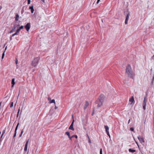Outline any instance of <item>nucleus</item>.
I'll list each match as a JSON object with an SVG mask.
<instances>
[{"label":"nucleus","mask_w":154,"mask_h":154,"mask_svg":"<svg viewBox=\"0 0 154 154\" xmlns=\"http://www.w3.org/2000/svg\"><path fill=\"white\" fill-rule=\"evenodd\" d=\"M19 17V15L18 14L16 13V14L15 17V20L16 21H17L18 20V18Z\"/></svg>","instance_id":"ddd939ff"},{"label":"nucleus","mask_w":154,"mask_h":154,"mask_svg":"<svg viewBox=\"0 0 154 154\" xmlns=\"http://www.w3.org/2000/svg\"><path fill=\"white\" fill-rule=\"evenodd\" d=\"M20 116L19 117V119H20Z\"/></svg>","instance_id":"bf43d9fd"},{"label":"nucleus","mask_w":154,"mask_h":154,"mask_svg":"<svg viewBox=\"0 0 154 154\" xmlns=\"http://www.w3.org/2000/svg\"><path fill=\"white\" fill-rule=\"evenodd\" d=\"M2 8V6H0V10Z\"/></svg>","instance_id":"603ef678"},{"label":"nucleus","mask_w":154,"mask_h":154,"mask_svg":"<svg viewBox=\"0 0 154 154\" xmlns=\"http://www.w3.org/2000/svg\"><path fill=\"white\" fill-rule=\"evenodd\" d=\"M20 111V108H19V109H18V112H19V113Z\"/></svg>","instance_id":"5fc2aeb1"},{"label":"nucleus","mask_w":154,"mask_h":154,"mask_svg":"<svg viewBox=\"0 0 154 154\" xmlns=\"http://www.w3.org/2000/svg\"><path fill=\"white\" fill-rule=\"evenodd\" d=\"M125 74L128 77L133 79L134 76L133 72L131 66L128 64L126 67Z\"/></svg>","instance_id":"f257e3e1"},{"label":"nucleus","mask_w":154,"mask_h":154,"mask_svg":"<svg viewBox=\"0 0 154 154\" xmlns=\"http://www.w3.org/2000/svg\"><path fill=\"white\" fill-rule=\"evenodd\" d=\"M15 63H16V64H17V63H18V60H17V59H16V60Z\"/></svg>","instance_id":"e433bc0d"},{"label":"nucleus","mask_w":154,"mask_h":154,"mask_svg":"<svg viewBox=\"0 0 154 154\" xmlns=\"http://www.w3.org/2000/svg\"><path fill=\"white\" fill-rule=\"evenodd\" d=\"M65 134L68 135L69 137H70V133L68 131L66 132Z\"/></svg>","instance_id":"6ab92c4d"},{"label":"nucleus","mask_w":154,"mask_h":154,"mask_svg":"<svg viewBox=\"0 0 154 154\" xmlns=\"http://www.w3.org/2000/svg\"><path fill=\"white\" fill-rule=\"evenodd\" d=\"M18 34H17V33L15 32L14 33V34H13L11 36L13 37V36H14L15 35H17Z\"/></svg>","instance_id":"7c9ffc66"},{"label":"nucleus","mask_w":154,"mask_h":154,"mask_svg":"<svg viewBox=\"0 0 154 154\" xmlns=\"http://www.w3.org/2000/svg\"><path fill=\"white\" fill-rule=\"evenodd\" d=\"M43 2H44V1L45 0H42Z\"/></svg>","instance_id":"13d9d810"},{"label":"nucleus","mask_w":154,"mask_h":154,"mask_svg":"<svg viewBox=\"0 0 154 154\" xmlns=\"http://www.w3.org/2000/svg\"><path fill=\"white\" fill-rule=\"evenodd\" d=\"M135 143H136V144H137V146H139V145H138L137 142L135 140Z\"/></svg>","instance_id":"ea45409f"},{"label":"nucleus","mask_w":154,"mask_h":154,"mask_svg":"<svg viewBox=\"0 0 154 154\" xmlns=\"http://www.w3.org/2000/svg\"><path fill=\"white\" fill-rule=\"evenodd\" d=\"M137 138L139 140L141 143L144 142V140L143 137H141L140 136H138L137 137Z\"/></svg>","instance_id":"423d86ee"},{"label":"nucleus","mask_w":154,"mask_h":154,"mask_svg":"<svg viewBox=\"0 0 154 154\" xmlns=\"http://www.w3.org/2000/svg\"><path fill=\"white\" fill-rule=\"evenodd\" d=\"M130 121H131V120H130V119H129L128 120V123H129L130 122Z\"/></svg>","instance_id":"49530a36"},{"label":"nucleus","mask_w":154,"mask_h":154,"mask_svg":"<svg viewBox=\"0 0 154 154\" xmlns=\"http://www.w3.org/2000/svg\"><path fill=\"white\" fill-rule=\"evenodd\" d=\"M100 154H102V149L101 148L100 149Z\"/></svg>","instance_id":"473e14b6"},{"label":"nucleus","mask_w":154,"mask_h":154,"mask_svg":"<svg viewBox=\"0 0 154 154\" xmlns=\"http://www.w3.org/2000/svg\"><path fill=\"white\" fill-rule=\"evenodd\" d=\"M130 130L132 131H134V128L133 127H131L130 128Z\"/></svg>","instance_id":"c85d7f7f"},{"label":"nucleus","mask_w":154,"mask_h":154,"mask_svg":"<svg viewBox=\"0 0 154 154\" xmlns=\"http://www.w3.org/2000/svg\"><path fill=\"white\" fill-rule=\"evenodd\" d=\"M94 109H93V113H92V116H93V113H94Z\"/></svg>","instance_id":"3c124183"},{"label":"nucleus","mask_w":154,"mask_h":154,"mask_svg":"<svg viewBox=\"0 0 154 154\" xmlns=\"http://www.w3.org/2000/svg\"><path fill=\"white\" fill-rule=\"evenodd\" d=\"M21 114V112L20 113V114Z\"/></svg>","instance_id":"e2e57ef3"},{"label":"nucleus","mask_w":154,"mask_h":154,"mask_svg":"<svg viewBox=\"0 0 154 154\" xmlns=\"http://www.w3.org/2000/svg\"><path fill=\"white\" fill-rule=\"evenodd\" d=\"M19 125V123H18L17 125L16 126V127L15 131H17L18 129V128Z\"/></svg>","instance_id":"aec40b11"},{"label":"nucleus","mask_w":154,"mask_h":154,"mask_svg":"<svg viewBox=\"0 0 154 154\" xmlns=\"http://www.w3.org/2000/svg\"><path fill=\"white\" fill-rule=\"evenodd\" d=\"M88 142L89 143H91V140H90V138H89V139H88Z\"/></svg>","instance_id":"58836bf2"},{"label":"nucleus","mask_w":154,"mask_h":154,"mask_svg":"<svg viewBox=\"0 0 154 154\" xmlns=\"http://www.w3.org/2000/svg\"><path fill=\"white\" fill-rule=\"evenodd\" d=\"M57 108V107L55 105V109H56Z\"/></svg>","instance_id":"37998d69"},{"label":"nucleus","mask_w":154,"mask_h":154,"mask_svg":"<svg viewBox=\"0 0 154 154\" xmlns=\"http://www.w3.org/2000/svg\"><path fill=\"white\" fill-rule=\"evenodd\" d=\"M7 48V47H6V48H5V51H5L6 50Z\"/></svg>","instance_id":"864d4df0"},{"label":"nucleus","mask_w":154,"mask_h":154,"mask_svg":"<svg viewBox=\"0 0 154 154\" xmlns=\"http://www.w3.org/2000/svg\"><path fill=\"white\" fill-rule=\"evenodd\" d=\"M16 134H17V131H15L14 134L13 136V138H14V137H16Z\"/></svg>","instance_id":"393cba45"},{"label":"nucleus","mask_w":154,"mask_h":154,"mask_svg":"<svg viewBox=\"0 0 154 154\" xmlns=\"http://www.w3.org/2000/svg\"><path fill=\"white\" fill-rule=\"evenodd\" d=\"M129 101L132 103L134 101V96H132L131 98L129 99Z\"/></svg>","instance_id":"1a4fd4ad"},{"label":"nucleus","mask_w":154,"mask_h":154,"mask_svg":"<svg viewBox=\"0 0 154 154\" xmlns=\"http://www.w3.org/2000/svg\"><path fill=\"white\" fill-rule=\"evenodd\" d=\"M50 103H55V100L54 99H53L52 100H51V101H50Z\"/></svg>","instance_id":"5701e85b"},{"label":"nucleus","mask_w":154,"mask_h":154,"mask_svg":"<svg viewBox=\"0 0 154 154\" xmlns=\"http://www.w3.org/2000/svg\"><path fill=\"white\" fill-rule=\"evenodd\" d=\"M19 26V25H16L15 24L14 25V29H16V28L18 27Z\"/></svg>","instance_id":"4be33fe9"},{"label":"nucleus","mask_w":154,"mask_h":154,"mask_svg":"<svg viewBox=\"0 0 154 154\" xmlns=\"http://www.w3.org/2000/svg\"><path fill=\"white\" fill-rule=\"evenodd\" d=\"M20 31V30L19 29H17L16 31V32L17 34H18V33Z\"/></svg>","instance_id":"a878e982"},{"label":"nucleus","mask_w":154,"mask_h":154,"mask_svg":"<svg viewBox=\"0 0 154 154\" xmlns=\"http://www.w3.org/2000/svg\"><path fill=\"white\" fill-rule=\"evenodd\" d=\"M27 4H29L30 3L31 1L30 0H27Z\"/></svg>","instance_id":"72a5a7b5"},{"label":"nucleus","mask_w":154,"mask_h":154,"mask_svg":"<svg viewBox=\"0 0 154 154\" xmlns=\"http://www.w3.org/2000/svg\"><path fill=\"white\" fill-rule=\"evenodd\" d=\"M19 112H17V117L18 116V115H19Z\"/></svg>","instance_id":"a18cd8bd"},{"label":"nucleus","mask_w":154,"mask_h":154,"mask_svg":"<svg viewBox=\"0 0 154 154\" xmlns=\"http://www.w3.org/2000/svg\"><path fill=\"white\" fill-rule=\"evenodd\" d=\"M23 26H21L19 28V29L20 30H21V29H23Z\"/></svg>","instance_id":"2f4dec72"},{"label":"nucleus","mask_w":154,"mask_h":154,"mask_svg":"<svg viewBox=\"0 0 154 154\" xmlns=\"http://www.w3.org/2000/svg\"><path fill=\"white\" fill-rule=\"evenodd\" d=\"M23 130H22V131H21V134H22L23 133Z\"/></svg>","instance_id":"c03bdc74"},{"label":"nucleus","mask_w":154,"mask_h":154,"mask_svg":"<svg viewBox=\"0 0 154 154\" xmlns=\"http://www.w3.org/2000/svg\"><path fill=\"white\" fill-rule=\"evenodd\" d=\"M100 0H97V4H98L99 3V2L100 1Z\"/></svg>","instance_id":"79ce46f5"},{"label":"nucleus","mask_w":154,"mask_h":154,"mask_svg":"<svg viewBox=\"0 0 154 154\" xmlns=\"http://www.w3.org/2000/svg\"><path fill=\"white\" fill-rule=\"evenodd\" d=\"M5 51H4L3 52L2 54V56H5Z\"/></svg>","instance_id":"a19ab883"},{"label":"nucleus","mask_w":154,"mask_h":154,"mask_svg":"<svg viewBox=\"0 0 154 154\" xmlns=\"http://www.w3.org/2000/svg\"><path fill=\"white\" fill-rule=\"evenodd\" d=\"M147 97V95H146V96H145V97L144 98V100L143 101V103H144L146 104L148 102Z\"/></svg>","instance_id":"9d476101"},{"label":"nucleus","mask_w":154,"mask_h":154,"mask_svg":"<svg viewBox=\"0 0 154 154\" xmlns=\"http://www.w3.org/2000/svg\"><path fill=\"white\" fill-rule=\"evenodd\" d=\"M154 81V76H153V78L152 79V81L151 82V84L153 85Z\"/></svg>","instance_id":"cd10ccee"},{"label":"nucleus","mask_w":154,"mask_h":154,"mask_svg":"<svg viewBox=\"0 0 154 154\" xmlns=\"http://www.w3.org/2000/svg\"><path fill=\"white\" fill-rule=\"evenodd\" d=\"M16 105V104H15V106Z\"/></svg>","instance_id":"680f3d73"},{"label":"nucleus","mask_w":154,"mask_h":154,"mask_svg":"<svg viewBox=\"0 0 154 154\" xmlns=\"http://www.w3.org/2000/svg\"><path fill=\"white\" fill-rule=\"evenodd\" d=\"M104 127H105V130H106V132H109V127L107 126H106V125H104Z\"/></svg>","instance_id":"dca6fc26"},{"label":"nucleus","mask_w":154,"mask_h":154,"mask_svg":"<svg viewBox=\"0 0 154 154\" xmlns=\"http://www.w3.org/2000/svg\"><path fill=\"white\" fill-rule=\"evenodd\" d=\"M12 36H11V37H10V40H11H11H12Z\"/></svg>","instance_id":"de8ad7c7"},{"label":"nucleus","mask_w":154,"mask_h":154,"mask_svg":"<svg viewBox=\"0 0 154 154\" xmlns=\"http://www.w3.org/2000/svg\"><path fill=\"white\" fill-rule=\"evenodd\" d=\"M104 98V95L103 94H100L98 99L95 102L96 104H98L97 106V107H100L103 105Z\"/></svg>","instance_id":"f03ea898"},{"label":"nucleus","mask_w":154,"mask_h":154,"mask_svg":"<svg viewBox=\"0 0 154 154\" xmlns=\"http://www.w3.org/2000/svg\"><path fill=\"white\" fill-rule=\"evenodd\" d=\"M72 137H75L76 138H78V136L77 135H73L72 136Z\"/></svg>","instance_id":"c756f323"},{"label":"nucleus","mask_w":154,"mask_h":154,"mask_svg":"<svg viewBox=\"0 0 154 154\" xmlns=\"http://www.w3.org/2000/svg\"><path fill=\"white\" fill-rule=\"evenodd\" d=\"M22 134H20V135H19V137H21V136H22Z\"/></svg>","instance_id":"8fccbe9b"},{"label":"nucleus","mask_w":154,"mask_h":154,"mask_svg":"<svg viewBox=\"0 0 154 154\" xmlns=\"http://www.w3.org/2000/svg\"><path fill=\"white\" fill-rule=\"evenodd\" d=\"M128 151L129 152H132V153H134L136 152V150L134 149H129L128 150Z\"/></svg>","instance_id":"f3484780"},{"label":"nucleus","mask_w":154,"mask_h":154,"mask_svg":"<svg viewBox=\"0 0 154 154\" xmlns=\"http://www.w3.org/2000/svg\"><path fill=\"white\" fill-rule=\"evenodd\" d=\"M15 79L14 78H13L12 79L11 81V84H12V87H13L15 84V82H14Z\"/></svg>","instance_id":"4468645a"},{"label":"nucleus","mask_w":154,"mask_h":154,"mask_svg":"<svg viewBox=\"0 0 154 154\" xmlns=\"http://www.w3.org/2000/svg\"><path fill=\"white\" fill-rule=\"evenodd\" d=\"M106 133H107V135L109 136V137L110 138V135L109 134V132H107Z\"/></svg>","instance_id":"f704fd0d"},{"label":"nucleus","mask_w":154,"mask_h":154,"mask_svg":"<svg viewBox=\"0 0 154 154\" xmlns=\"http://www.w3.org/2000/svg\"><path fill=\"white\" fill-rule=\"evenodd\" d=\"M74 120H73L71 124L70 125V126L69 127V129L71 130L72 131L74 130V129L73 128V123H74Z\"/></svg>","instance_id":"0eeeda50"},{"label":"nucleus","mask_w":154,"mask_h":154,"mask_svg":"<svg viewBox=\"0 0 154 154\" xmlns=\"http://www.w3.org/2000/svg\"><path fill=\"white\" fill-rule=\"evenodd\" d=\"M15 29H14V28L12 29L10 31L9 33H11L13 32L14 31Z\"/></svg>","instance_id":"b1692460"},{"label":"nucleus","mask_w":154,"mask_h":154,"mask_svg":"<svg viewBox=\"0 0 154 154\" xmlns=\"http://www.w3.org/2000/svg\"><path fill=\"white\" fill-rule=\"evenodd\" d=\"M19 125V123H18L17 125L16 126V127L15 131H17L18 129V128Z\"/></svg>","instance_id":"412c9836"},{"label":"nucleus","mask_w":154,"mask_h":154,"mask_svg":"<svg viewBox=\"0 0 154 154\" xmlns=\"http://www.w3.org/2000/svg\"><path fill=\"white\" fill-rule=\"evenodd\" d=\"M48 101H51V98L50 97H49L48 98Z\"/></svg>","instance_id":"c9c22d12"},{"label":"nucleus","mask_w":154,"mask_h":154,"mask_svg":"<svg viewBox=\"0 0 154 154\" xmlns=\"http://www.w3.org/2000/svg\"><path fill=\"white\" fill-rule=\"evenodd\" d=\"M4 56H2V59H3L4 58Z\"/></svg>","instance_id":"09e8293b"},{"label":"nucleus","mask_w":154,"mask_h":154,"mask_svg":"<svg viewBox=\"0 0 154 154\" xmlns=\"http://www.w3.org/2000/svg\"><path fill=\"white\" fill-rule=\"evenodd\" d=\"M28 140L27 141L25 144V147L24 148V151H26L27 150V146H28Z\"/></svg>","instance_id":"6e6552de"},{"label":"nucleus","mask_w":154,"mask_h":154,"mask_svg":"<svg viewBox=\"0 0 154 154\" xmlns=\"http://www.w3.org/2000/svg\"><path fill=\"white\" fill-rule=\"evenodd\" d=\"M25 28L27 31H28L30 28V24L29 23H28L25 26Z\"/></svg>","instance_id":"39448f33"},{"label":"nucleus","mask_w":154,"mask_h":154,"mask_svg":"<svg viewBox=\"0 0 154 154\" xmlns=\"http://www.w3.org/2000/svg\"><path fill=\"white\" fill-rule=\"evenodd\" d=\"M5 46V44L4 45V47Z\"/></svg>","instance_id":"052dcab7"},{"label":"nucleus","mask_w":154,"mask_h":154,"mask_svg":"<svg viewBox=\"0 0 154 154\" xmlns=\"http://www.w3.org/2000/svg\"><path fill=\"white\" fill-rule=\"evenodd\" d=\"M89 105V103H88V101H86L85 102V106H84V109H85Z\"/></svg>","instance_id":"9b49d317"},{"label":"nucleus","mask_w":154,"mask_h":154,"mask_svg":"<svg viewBox=\"0 0 154 154\" xmlns=\"http://www.w3.org/2000/svg\"><path fill=\"white\" fill-rule=\"evenodd\" d=\"M146 104L144 103H143V104H142V106L143 108V109L144 110H145L146 109Z\"/></svg>","instance_id":"2eb2a0df"},{"label":"nucleus","mask_w":154,"mask_h":154,"mask_svg":"<svg viewBox=\"0 0 154 154\" xmlns=\"http://www.w3.org/2000/svg\"><path fill=\"white\" fill-rule=\"evenodd\" d=\"M13 102H12L10 104V107H13Z\"/></svg>","instance_id":"bb28decb"},{"label":"nucleus","mask_w":154,"mask_h":154,"mask_svg":"<svg viewBox=\"0 0 154 154\" xmlns=\"http://www.w3.org/2000/svg\"><path fill=\"white\" fill-rule=\"evenodd\" d=\"M6 129V128H5V130H4L2 132V134L1 135V138H2V137H3V135H4V134L5 133V129Z\"/></svg>","instance_id":"a211bd4d"},{"label":"nucleus","mask_w":154,"mask_h":154,"mask_svg":"<svg viewBox=\"0 0 154 154\" xmlns=\"http://www.w3.org/2000/svg\"><path fill=\"white\" fill-rule=\"evenodd\" d=\"M69 139L72 141V137H69Z\"/></svg>","instance_id":"4c0bfd02"},{"label":"nucleus","mask_w":154,"mask_h":154,"mask_svg":"<svg viewBox=\"0 0 154 154\" xmlns=\"http://www.w3.org/2000/svg\"><path fill=\"white\" fill-rule=\"evenodd\" d=\"M29 9L31 10V12L32 13H33L34 11V9L33 6H30L29 7Z\"/></svg>","instance_id":"f8f14e48"},{"label":"nucleus","mask_w":154,"mask_h":154,"mask_svg":"<svg viewBox=\"0 0 154 154\" xmlns=\"http://www.w3.org/2000/svg\"><path fill=\"white\" fill-rule=\"evenodd\" d=\"M2 138H1V137H0V141H1L2 140Z\"/></svg>","instance_id":"6e6d98bb"},{"label":"nucleus","mask_w":154,"mask_h":154,"mask_svg":"<svg viewBox=\"0 0 154 154\" xmlns=\"http://www.w3.org/2000/svg\"><path fill=\"white\" fill-rule=\"evenodd\" d=\"M39 60V57L35 58L32 62V65L34 67L36 66L38 64Z\"/></svg>","instance_id":"7ed1b4c3"},{"label":"nucleus","mask_w":154,"mask_h":154,"mask_svg":"<svg viewBox=\"0 0 154 154\" xmlns=\"http://www.w3.org/2000/svg\"><path fill=\"white\" fill-rule=\"evenodd\" d=\"M87 137H88V139H89V136L88 135H87Z\"/></svg>","instance_id":"4d7b16f0"},{"label":"nucleus","mask_w":154,"mask_h":154,"mask_svg":"<svg viewBox=\"0 0 154 154\" xmlns=\"http://www.w3.org/2000/svg\"><path fill=\"white\" fill-rule=\"evenodd\" d=\"M125 14L126 15V18L125 21V24H127L128 21V20L130 14L128 10H127V11L126 12H125Z\"/></svg>","instance_id":"20e7f679"}]
</instances>
